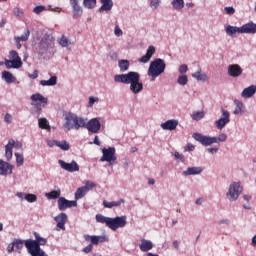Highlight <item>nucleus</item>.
Listing matches in <instances>:
<instances>
[{"instance_id": "nucleus-1", "label": "nucleus", "mask_w": 256, "mask_h": 256, "mask_svg": "<svg viewBox=\"0 0 256 256\" xmlns=\"http://www.w3.org/2000/svg\"><path fill=\"white\" fill-rule=\"evenodd\" d=\"M115 83H123L130 85L129 90L133 95H139L143 91V82H141V74L139 72L130 71L126 74H117L114 76Z\"/></svg>"}, {"instance_id": "nucleus-2", "label": "nucleus", "mask_w": 256, "mask_h": 256, "mask_svg": "<svg viewBox=\"0 0 256 256\" xmlns=\"http://www.w3.org/2000/svg\"><path fill=\"white\" fill-rule=\"evenodd\" d=\"M96 222L106 225L111 231H117V229H123L127 226V216H117L114 218L104 216L103 214L96 215Z\"/></svg>"}, {"instance_id": "nucleus-3", "label": "nucleus", "mask_w": 256, "mask_h": 256, "mask_svg": "<svg viewBox=\"0 0 256 256\" xmlns=\"http://www.w3.org/2000/svg\"><path fill=\"white\" fill-rule=\"evenodd\" d=\"M226 35L228 37H237V33L246 34V35H255L256 33V24L253 22H248L243 24L241 27L228 25L225 28Z\"/></svg>"}, {"instance_id": "nucleus-4", "label": "nucleus", "mask_w": 256, "mask_h": 256, "mask_svg": "<svg viewBox=\"0 0 256 256\" xmlns=\"http://www.w3.org/2000/svg\"><path fill=\"white\" fill-rule=\"evenodd\" d=\"M193 138L204 147H209L210 145H215V143H225V141H227V134L221 133L218 137H215L205 136L201 133H194Z\"/></svg>"}, {"instance_id": "nucleus-5", "label": "nucleus", "mask_w": 256, "mask_h": 256, "mask_svg": "<svg viewBox=\"0 0 256 256\" xmlns=\"http://www.w3.org/2000/svg\"><path fill=\"white\" fill-rule=\"evenodd\" d=\"M241 193H243L241 182H231L226 191V199L230 203H235L241 197Z\"/></svg>"}, {"instance_id": "nucleus-6", "label": "nucleus", "mask_w": 256, "mask_h": 256, "mask_svg": "<svg viewBox=\"0 0 256 256\" xmlns=\"http://www.w3.org/2000/svg\"><path fill=\"white\" fill-rule=\"evenodd\" d=\"M40 53L42 55H55V42L53 38L44 37L39 43Z\"/></svg>"}, {"instance_id": "nucleus-7", "label": "nucleus", "mask_w": 256, "mask_h": 256, "mask_svg": "<svg viewBox=\"0 0 256 256\" xmlns=\"http://www.w3.org/2000/svg\"><path fill=\"white\" fill-rule=\"evenodd\" d=\"M100 161L102 163H105V162L108 163V165H110V167H112V165H115V161H117L115 147L103 148Z\"/></svg>"}, {"instance_id": "nucleus-8", "label": "nucleus", "mask_w": 256, "mask_h": 256, "mask_svg": "<svg viewBox=\"0 0 256 256\" xmlns=\"http://www.w3.org/2000/svg\"><path fill=\"white\" fill-rule=\"evenodd\" d=\"M229 123H231V113H229L226 109L221 108L220 118L215 121L216 129L223 131V129H225Z\"/></svg>"}, {"instance_id": "nucleus-9", "label": "nucleus", "mask_w": 256, "mask_h": 256, "mask_svg": "<svg viewBox=\"0 0 256 256\" xmlns=\"http://www.w3.org/2000/svg\"><path fill=\"white\" fill-rule=\"evenodd\" d=\"M21 150L23 149V143L15 142L13 138L8 140V143L5 145V158L6 161H11L13 159V148Z\"/></svg>"}, {"instance_id": "nucleus-10", "label": "nucleus", "mask_w": 256, "mask_h": 256, "mask_svg": "<svg viewBox=\"0 0 256 256\" xmlns=\"http://www.w3.org/2000/svg\"><path fill=\"white\" fill-rule=\"evenodd\" d=\"M31 105L34 107H47L49 99L41 93H34L30 96Z\"/></svg>"}, {"instance_id": "nucleus-11", "label": "nucleus", "mask_w": 256, "mask_h": 256, "mask_svg": "<svg viewBox=\"0 0 256 256\" xmlns=\"http://www.w3.org/2000/svg\"><path fill=\"white\" fill-rule=\"evenodd\" d=\"M9 59H5L4 62H0V65H23L19 53L15 50H10L8 54Z\"/></svg>"}, {"instance_id": "nucleus-12", "label": "nucleus", "mask_w": 256, "mask_h": 256, "mask_svg": "<svg viewBox=\"0 0 256 256\" xmlns=\"http://www.w3.org/2000/svg\"><path fill=\"white\" fill-rule=\"evenodd\" d=\"M165 67V65H150L147 75L151 78V81H155L159 75H163L165 73Z\"/></svg>"}, {"instance_id": "nucleus-13", "label": "nucleus", "mask_w": 256, "mask_h": 256, "mask_svg": "<svg viewBox=\"0 0 256 256\" xmlns=\"http://www.w3.org/2000/svg\"><path fill=\"white\" fill-rule=\"evenodd\" d=\"M86 129L89 133H99L101 131V118H92L87 121Z\"/></svg>"}, {"instance_id": "nucleus-14", "label": "nucleus", "mask_w": 256, "mask_h": 256, "mask_svg": "<svg viewBox=\"0 0 256 256\" xmlns=\"http://www.w3.org/2000/svg\"><path fill=\"white\" fill-rule=\"evenodd\" d=\"M58 164L61 169L68 173H77V171H79V164H77L75 160H72L71 163H67L64 160H58Z\"/></svg>"}, {"instance_id": "nucleus-15", "label": "nucleus", "mask_w": 256, "mask_h": 256, "mask_svg": "<svg viewBox=\"0 0 256 256\" xmlns=\"http://www.w3.org/2000/svg\"><path fill=\"white\" fill-rule=\"evenodd\" d=\"M64 129L66 131H71V129H76L77 114L68 113L64 118Z\"/></svg>"}, {"instance_id": "nucleus-16", "label": "nucleus", "mask_w": 256, "mask_h": 256, "mask_svg": "<svg viewBox=\"0 0 256 256\" xmlns=\"http://www.w3.org/2000/svg\"><path fill=\"white\" fill-rule=\"evenodd\" d=\"M71 207H77L76 200H67L65 197H60L58 199L59 211H65L66 209H71Z\"/></svg>"}, {"instance_id": "nucleus-17", "label": "nucleus", "mask_w": 256, "mask_h": 256, "mask_svg": "<svg viewBox=\"0 0 256 256\" xmlns=\"http://www.w3.org/2000/svg\"><path fill=\"white\" fill-rule=\"evenodd\" d=\"M70 5L72 7L73 19H79L83 15V7L79 5V0H70Z\"/></svg>"}, {"instance_id": "nucleus-18", "label": "nucleus", "mask_w": 256, "mask_h": 256, "mask_svg": "<svg viewBox=\"0 0 256 256\" xmlns=\"http://www.w3.org/2000/svg\"><path fill=\"white\" fill-rule=\"evenodd\" d=\"M54 221L57 223L55 231H65V223H67V215L65 213L62 212L55 216Z\"/></svg>"}, {"instance_id": "nucleus-19", "label": "nucleus", "mask_w": 256, "mask_h": 256, "mask_svg": "<svg viewBox=\"0 0 256 256\" xmlns=\"http://www.w3.org/2000/svg\"><path fill=\"white\" fill-rule=\"evenodd\" d=\"M85 241H90L92 245H99V243H106L109 241V238L105 235L97 236V235H86L84 236Z\"/></svg>"}, {"instance_id": "nucleus-20", "label": "nucleus", "mask_w": 256, "mask_h": 256, "mask_svg": "<svg viewBox=\"0 0 256 256\" xmlns=\"http://www.w3.org/2000/svg\"><path fill=\"white\" fill-rule=\"evenodd\" d=\"M13 173V165L0 159V175L2 177H7Z\"/></svg>"}, {"instance_id": "nucleus-21", "label": "nucleus", "mask_w": 256, "mask_h": 256, "mask_svg": "<svg viewBox=\"0 0 256 256\" xmlns=\"http://www.w3.org/2000/svg\"><path fill=\"white\" fill-rule=\"evenodd\" d=\"M179 125V120L170 119L160 125L161 129L164 131H175Z\"/></svg>"}, {"instance_id": "nucleus-22", "label": "nucleus", "mask_w": 256, "mask_h": 256, "mask_svg": "<svg viewBox=\"0 0 256 256\" xmlns=\"http://www.w3.org/2000/svg\"><path fill=\"white\" fill-rule=\"evenodd\" d=\"M30 35H31V31L29 30V28H27L21 36L14 37V41H15L17 49H21V47H22L21 41H23V42L29 41Z\"/></svg>"}, {"instance_id": "nucleus-23", "label": "nucleus", "mask_w": 256, "mask_h": 256, "mask_svg": "<svg viewBox=\"0 0 256 256\" xmlns=\"http://www.w3.org/2000/svg\"><path fill=\"white\" fill-rule=\"evenodd\" d=\"M203 173V167L201 166H193L188 167L186 170L182 172L184 177H189L191 175H201Z\"/></svg>"}, {"instance_id": "nucleus-24", "label": "nucleus", "mask_w": 256, "mask_h": 256, "mask_svg": "<svg viewBox=\"0 0 256 256\" xmlns=\"http://www.w3.org/2000/svg\"><path fill=\"white\" fill-rule=\"evenodd\" d=\"M155 55V46L151 45L146 50V54L138 59L139 63H149L151 58Z\"/></svg>"}, {"instance_id": "nucleus-25", "label": "nucleus", "mask_w": 256, "mask_h": 256, "mask_svg": "<svg viewBox=\"0 0 256 256\" xmlns=\"http://www.w3.org/2000/svg\"><path fill=\"white\" fill-rule=\"evenodd\" d=\"M256 93V85H250L241 92L242 99H251Z\"/></svg>"}, {"instance_id": "nucleus-26", "label": "nucleus", "mask_w": 256, "mask_h": 256, "mask_svg": "<svg viewBox=\"0 0 256 256\" xmlns=\"http://www.w3.org/2000/svg\"><path fill=\"white\" fill-rule=\"evenodd\" d=\"M139 249L142 251V253H147L153 249V242L151 240L141 239Z\"/></svg>"}, {"instance_id": "nucleus-27", "label": "nucleus", "mask_w": 256, "mask_h": 256, "mask_svg": "<svg viewBox=\"0 0 256 256\" xmlns=\"http://www.w3.org/2000/svg\"><path fill=\"white\" fill-rule=\"evenodd\" d=\"M123 203H125V199L121 198L118 201H112V202L104 200L102 205L103 207H105V209H113V207H121Z\"/></svg>"}, {"instance_id": "nucleus-28", "label": "nucleus", "mask_w": 256, "mask_h": 256, "mask_svg": "<svg viewBox=\"0 0 256 256\" xmlns=\"http://www.w3.org/2000/svg\"><path fill=\"white\" fill-rule=\"evenodd\" d=\"M241 73H243V69H241L239 65H230L228 68V75H230V77H239Z\"/></svg>"}, {"instance_id": "nucleus-29", "label": "nucleus", "mask_w": 256, "mask_h": 256, "mask_svg": "<svg viewBox=\"0 0 256 256\" xmlns=\"http://www.w3.org/2000/svg\"><path fill=\"white\" fill-rule=\"evenodd\" d=\"M102 7L98 9L99 13L103 11H111L113 9V0H100Z\"/></svg>"}, {"instance_id": "nucleus-30", "label": "nucleus", "mask_w": 256, "mask_h": 256, "mask_svg": "<svg viewBox=\"0 0 256 256\" xmlns=\"http://www.w3.org/2000/svg\"><path fill=\"white\" fill-rule=\"evenodd\" d=\"M193 79H196V81H199L201 83H205L207 81V74L205 72L201 71V69H198L196 72L192 74Z\"/></svg>"}, {"instance_id": "nucleus-31", "label": "nucleus", "mask_w": 256, "mask_h": 256, "mask_svg": "<svg viewBox=\"0 0 256 256\" xmlns=\"http://www.w3.org/2000/svg\"><path fill=\"white\" fill-rule=\"evenodd\" d=\"M58 45H60V47L69 48V45H73V42L71 40H69V38H67L65 35H62L61 37H59L57 39Z\"/></svg>"}, {"instance_id": "nucleus-32", "label": "nucleus", "mask_w": 256, "mask_h": 256, "mask_svg": "<svg viewBox=\"0 0 256 256\" xmlns=\"http://www.w3.org/2000/svg\"><path fill=\"white\" fill-rule=\"evenodd\" d=\"M2 79L5 81V83L8 84L15 83V81H17V78L13 76L9 71L2 72Z\"/></svg>"}, {"instance_id": "nucleus-33", "label": "nucleus", "mask_w": 256, "mask_h": 256, "mask_svg": "<svg viewBox=\"0 0 256 256\" xmlns=\"http://www.w3.org/2000/svg\"><path fill=\"white\" fill-rule=\"evenodd\" d=\"M87 127V118H83L80 116L76 115V128L75 130H79V129H86Z\"/></svg>"}, {"instance_id": "nucleus-34", "label": "nucleus", "mask_w": 256, "mask_h": 256, "mask_svg": "<svg viewBox=\"0 0 256 256\" xmlns=\"http://www.w3.org/2000/svg\"><path fill=\"white\" fill-rule=\"evenodd\" d=\"M38 127L44 129L45 131H51V125L47 118H38Z\"/></svg>"}, {"instance_id": "nucleus-35", "label": "nucleus", "mask_w": 256, "mask_h": 256, "mask_svg": "<svg viewBox=\"0 0 256 256\" xmlns=\"http://www.w3.org/2000/svg\"><path fill=\"white\" fill-rule=\"evenodd\" d=\"M40 85L42 87H54V85H57V76H52L48 80H41Z\"/></svg>"}, {"instance_id": "nucleus-36", "label": "nucleus", "mask_w": 256, "mask_h": 256, "mask_svg": "<svg viewBox=\"0 0 256 256\" xmlns=\"http://www.w3.org/2000/svg\"><path fill=\"white\" fill-rule=\"evenodd\" d=\"M45 197H47V199H59V197H61V189L58 188L57 190L48 192L45 194Z\"/></svg>"}, {"instance_id": "nucleus-37", "label": "nucleus", "mask_w": 256, "mask_h": 256, "mask_svg": "<svg viewBox=\"0 0 256 256\" xmlns=\"http://www.w3.org/2000/svg\"><path fill=\"white\" fill-rule=\"evenodd\" d=\"M12 13L14 17H16V19H23V17L25 16V10L19 7H14Z\"/></svg>"}, {"instance_id": "nucleus-38", "label": "nucleus", "mask_w": 256, "mask_h": 256, "mask_svg": "<svg viewBox=\"0 0 256 256\" xmlns=\"http://www.w3.org/2000/svg\"><path fill=\"white\" fill-rule=\"evenodd\" d=\"M87 189H85L83 186L79 187L75 192V199L78 201V199H83L85 195H87Z\"/></svg>"}, {"instance_id": "nucleus-39", "label": "nucleus", "mask_w": 256, "mask_h": 256, "mask_svg": "<svg viewBox=\"0 0 256 256\" xmlns=\"http://www.w3.org/2000/svg\"><path fill=\"white\" fill-rule=\"evenodd\" d=\"M191 119L193 121H201V119H205V111H195L191 115Z\"/></svg>"}, {"instance_id": "nucleus-40", "label": "nucleus", "mask_w": 256, "mask_h": 256, "mask_svg": "<svg viewBox=\"0 0 256 256\" xmlns=\"http://www.w3.org/2000/svg\"><path fill=\"white\" fill-rule=\"evenodd\" d=\"M176 83L182 87H185V85L189 83V78L185 74H180L176 80Z\"/></svg>"}, {"instance_id": "nucleus-41", "label": "nucleus", "mask_w": 256, "mask_h": 256, "mask_svg": "<svg viewBox=\"0 0 256 256\" xmlns=\"http://www.w3.org/2000/svg\"><path fill=\"white\" fill-rule=\"evenodd\" d=\"M172 7L176 11H181V9H183V7H185V1L184 0H173Z\"/></svg>"}, {"instance_id": "nucleus-42", "label": "nucleus", "mask_w": 256, "mask_h": 256, "mask_svg": "<svg viewBox=\"0 0 256 256\" xmlns=\"http://www.w3.org/2000/svg\"><path fill=\"white\" fill-rule=\"evenodd\" d=\"M83 7L85 9H95L97 7V0H83Z\"/></svg>"}, {"instance_id": "nucleus-43", "label": "nucleus", "mask_w": 256, "mask_h": 256, "mask_svg": "<svg viewBox=\"0 0 256 256\" xmlns=\"http://www.w3.org/2000/svg\"><path fill=\"white\" fill-rule=\"evenodd\" d=\"M56 147H59V149H61L62 151H69L71 145H69V142H67L66 140H58Z\"/></svg>"}, {"instance_id": "nucleus-44", "label": "nucleus", "mask_w": 256, "mask_h": 256, "mask_svg": "<svg viewBox=\"0 0 256 256\" xmlns=\"http://www.w3.org/2000/svg\"><path fill=\"white\" fill-rule=\"evenodd\" d=\"M14 156L16 157V165L17 167H23V163L25 161V158L23 157V154L19 152H15Z\"/></svg>"}, {"instance_id": "nucleus-45", "label": "nucleus", "mask_w": 256, "mask_h": 256, "mask_svg": "<svg viewBox=\"0 0 256 256\" xmlns=\"http://www.w3.org/2000/svg\"><path fill=\"white\" fill-rule=\"evenodd\" d=\"M235 105H236V107L233 111V114L240 115V113H242V111H243V103L241 101L237 100V101H235Z\"/></svg>"}, {"instance_id": "nucleus-46", "label": "nucleus", "mask_w": 256, "mask_h": 256, "mask_svg": "<svg viewBox=\"0 0 256 256\" xmlns=\"http://www.w3.org/2000/svg\"><path fill=\"white\" fill-rule=\"evenodd\" d=\"M25 241L27 240L14 239L12 243L14 244L15 249L21 250L23 249V245L25 246Z\"/></svg>"}, {"instance_id": "nucleus-47", "label": "nucleus", "mask_w": 256, "mask_h": 256, "mask_svg": "<svg viewBox=\"0 0 256 256\" xmlns=\"http://www.w3.org/2000/svg\"><path fill=\"white\" fill-rule=\"evenodd\" d=\"M171 154L178 163H183L185 161V156L178 151L171 152Z\"/></svg>"}, {"instance_id": "nucleus-48", "label": "nucleus", "mask_w": 256, "mask_h": 256, "mask_svg": "<svg viewBox=\"0 0 256 256\" xmlns=\"http://www.w3.org/2000/svg\"><path fill=\"white\" fill-rule=\"evenodd\" d=\"M25 201H27L28 203H35V201H37V195L35 194H25L24 197Z\"/></svg>"}, {"instance_id": "nucleus-49", "label": "nucleus", "mask_w": 256, "mask_h": 256, "mask_svg": "<svg viewBox=\"0 0 256 256\" xmlns=\"http://www.w3.org/2000/svg\"><path fill=\"white\" fill-rule=\"evenodd\" d=\"M43 11H47V7L43 5H39L33 8V13H35V15H41Z\"/></svg>"}, {"instance_id": "nucleus-50", "label": "nucleus", "mask_w": 256, "mask_h": 256, "mask_svg": "<svg viewBox=\"0 0 256 256\" xmlns=\"http://www.w3.org/2000/svg\"><path fill=\"white\" fill-rule=\"evenodd\" d=\"M84 189H86V191L89 193V191H91L94 187H95V182L91 181V180H87L85 182V185L82 186Z\"/></svg>"}, {"instance_id": "nucleus-51", "label": "nucleus", "mask_w": 256, "mask_h": 256, "mask_svg": "<svg viewBox=\"0 0 256 256\" xmlns=\"http://www.w3.org/2000/svg\"><path fill=\"white\" fill-rule=\"evenodd\" d=\"M207 153H209L210 155H217V153H219L218 146H212L207 148Z\"/></svg>"}, {"instance_id": "nucleus-52", "label": "nucleus", "mask_w": 256, "mask_h": 256, "mask_svg": "<svg viewBox=\"0 0 256 256\" xmlns=\"http://www.w3.org/2000/svg\"><path fill=\"white\" fill-rule=\"evenodd\" d=\"M95 103H99V98L95 96H90L89 97V102H88V107H93Z\"/></svg>"}, {"instance_id": "nucleus-53", "label": "nucleus", "mask_w": 256, "mask_h": 256, "mask_svg": "<svg viewBox=\"0 0 256 256\" xmlns=\"http://www.w3.org/2000/svg\"><path fill=\"white\" fill-rule=\"evenodd\" d=\"M224 11L226 12V15H235V8L233 6L224 7Z\"/></svg>"}, {"instance_id": "nucleus-54", "label": "nucleus", "mask_w": 256, "mask_h": 256, "mask_svg": "<svg viewBox=\"0 0 256 256\" xmlns=\"http://www.w3.org/2000/svg\"><path fill=\"white\" fill-rule=\"evenodd\" d=\"M160 3H161V0H151L150 1L151 9H159Z\"/></svg>"}, {"instance_id": "nucleus-55", "label": "nucleus", "mask_w": 256, "mask_h": 256, "mask_svg": "<svg viewBox=\"0 0 256 256\" xmlns=\"http://www.w3.org/2000/svg\"><path fill=\"white\" fill-rule=\"evenodd\" d=\"M150 65H165V60L156 58L150 63Z\"/></svg>"}, {"instance_id": "nucleus-56", "label": "nucleus", "mask_w": 256, "mask_h": 256, "mask_svg": "<svg viewBox=\"0 0 256 256\" xmlns=\"http://www.w3.org/2000/svg\"><path fill=\"white\" fill-rule=\"evenodd\" d=\"M114 35L116 37H121L123 35V30H121V28L119 26H115Z\"/></svg>"}, {"instance_id": "nucleus-57", "label": "nucleus", "mask_w": 256, "mask_h": 256, "mask_svg": "<svg viewBox=\"0 0 256 256\" xmlns=\"http://www.w3.org/2000/svg\"><path fill=\"white\" fill-rule=\"evenodd\" d=\"M4 121L9 125L13 121V116L9 113H6L4 116Z\"/></svg>"}, {"instance_id": "nucleus-58", "label": "nucleus", "mask_w": 256, "mask_h": 256, "mask_svg": "<svg viewBox=\"0 0 256 256\" xmlns=\"http://www.w3.org/2000/svg\"><path fill=\"white\" fill-rule=\"evenodd\" d=\"M218 225H231V220L228 218H224L218 221Z\"/></svg>"}, {"instance_id": "nucleus-59", "label": "nucleus", "mask_w": 256, "mask_h": 256, "mask_svg": "<svg viewBox=\"0 0 256 256\" xmlns=\"http://www.w3.org/2000/svg\"><path fill=\"white\" fill-rule=\"evenodd\" d=\"M58 140H47L48 147H57Z\"/></svg>"}, {"instance_id": "nucleus-60", "label": "nucleus", "mask_w": 256, "mask_h": 256, "mask_svg": "<svg viewBox=\"0 0 256 256\" xmlns=\"http://www.w3.org/2000/svg\"><path fill=\"white\" fill-rule=\"evenodd\" d=\"M15 251V244H13V242H11L10 244H8L7 246V252L8 253H12Z\"/></svg>"}, {"instance_id": "nucleus-61", "label": "nucleus", "mask_w": 256, "mask_h": 256, "mask_svg": "<svg viewBox=\"0 0 256 256\" xmlns=\"http://www.w3.org/2000/svg\"><path fill=\"white\" fill-rule=\"evenodd\" d=\"M184 151H195V145L189 143L185 146Z\"/></svg>"}, {"instance_id": "nucleus-62", "label": "nucleus", "mask_w": 256, "mask_h": 256, "mask_svg": "<svg viewBox=\"0 0 256 256\" xmlns=\"http://www.w3.org/2000/svg\"><path fill=\"white\" fill-rule=\"evenodd\" d=\"M29 79H37L39 77V71L34 70L32 74H28Z\"/></svg>"}, {"instance_id": "nucleus-63", "label": "nucleus", "mask_w": 256, "mask_h": 256, "mask_svg": "<svg viewBox=\"0 0 256 256\" xmlns=\"http://www.w3.org/2000/svg\"><path fill=\"white\" fill-rule=\"evenodd\" d=\"M180 75H185L187 73V65H181L179 68Z\"/></svg>"}, {"instance_id": "nucleus-64", "label": "nucleus", "mask_w": 256, "mask_h": 256, "mask_svg": "<svg viewBox=\"0 0 256 256\" xmlns=\"http://www.w3.org/2000/svg\"><path fill=\"white\" fill-rule=\"evenodd\" d=\"M84 253H91V251H93V244H89L87 245L84 249H83Z\"/></svg>"}]
</instances>
